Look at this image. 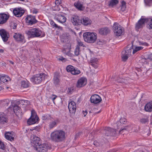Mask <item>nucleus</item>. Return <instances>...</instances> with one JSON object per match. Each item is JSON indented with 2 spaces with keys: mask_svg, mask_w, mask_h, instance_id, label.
<instances>
[{
  "mask_svg": "<svg viewBox=\"0 0 152 152\" xmlns=\"http://www.w3.org/2000/svg\"><path fill=\"white\" fill-rule=\"evenodd\" d=\"M50 138L53 141L57 142H61L65 138V133L61 130H56L51 133Z\"/></svg>",
  "mask_w": 152,
  "mask_h": 152,
  "instance_id": "nucleus-1",
  "label": "nucleus"
},
{
  "mask_svg": "<svg viewBox=\"0 0 152 152\" xmlns=\"http://www.w3.org/2000/svg\"><path fill=\"white\" fill-rule=\"evenodd\" d=\"M83 37L85 41L89 43H93L95 42L97 36L96 33L87 32L83 34Z\"/></svg>",
  "mask_w": 152,
  "mask_h": 152,
  "instance_id": "nucleus-2",
  "label": "nucleus"
},
{
  "mask_svg": "<svg viewBox=\"0 0 152 152\" xmlns=\"http://www.w3.org/2000/svg\"><path fill=\"white\" fill-rule=\"evenodd\" d=\"M48 76L44 73H41L33 76L31 78V80L33 83L38 84L42 81L47 78Z\"/></svg>",
  "mask_w": 152,
  "mask_h": 152,
  "instance_id": "nucleus-3",
  "label": "nucleus"
},
{
  "mask_svg": "<svg viewBox=\"0 0 152 152\" xmlns=\"http://www.w3.org/2000/svg\"><path fill=\"white\" fill-rule=\"evenodd\" d=\"M25 33L29 37L34 38L40 37L42 32L39 28H35L26 31Z\"/></svg>",
  "mask_w": 152,
  "mask_h": 152,
  "instance_id": "nucleus-4",
  "label": "nucleus"
},
{
  "mask_svg": "<svg viewBox=\"0 0 152 152\" xmlns=\"http://www.w3.org/2000/svg\"><path fill=\"white\" fill-rule=\"evenodd\" d=\"M38 120L39 118L35 111L32 110L31 111V116L27 121L28 124L29 125L35 124L38 122Z\"/></svg>",
  "mask_w": 152,
  "mask_h": 152,
  "instance_id": "nucleus-5",
  "label": "nucleus"
},
{
  "mask_svg": "<svg viewBox=\"0 0 152 152\" xmlns=\"http://www.w3.org/2000/svg\"><path fill=\"white\" fill-rule=\"evenodd\" d=\"M113 28L115 34L116 36L119 37L121 35L124 30L123 27L118 23H114Z\"/></svg>",
  "mask_w": 152,
  "mask_h": 152,
  "instance_id": "nucleus-6",
  "label": "nucleus"
},
{
  "mask_svg": "<svg viewBox=\"0 0 152 152\" xmlns=\"http://www.w3.org/2000/svg\"><path fill=\"white\" fill-rule=\"evenodd\" d=\"M48 144L45 143L41 144V143L38 145L37 146L35 149L39 152H46L48 150Z\"/></svg>",
  "mask_w": 152,
  "mask_h": 152,
  "instance_id": "nucleus-7",
  "label": "nucleus"
},
{
  "mask_svg": "<svg viewBox=\"0 0 152 152\" xmlns=\"http://www.w3.org/2000/svg\"><path fill=\"white\" fill-rule=\"evenodd\" d=\"M13 37L17 42L23 43L26 42L25 37L22 34L19 33H15Z\"/></svg>",
  "mask_w": 152,
  "mask_h": 152,
  "instance_id": "nucleus-8",
  "label": "nucleus"
},
{
  "mask_svg": "<svg viewBox=\"0 0 152 152\" xmlns=\"http://www.w3.org/2000/svg\"><path fill=\"white\" fill-rule=\"evenodd\" d=\"M87 83L86 79L84 77H82L77 80L76 86L78 88H80L85 86Z\"/></svg>",
  "mask_w": 152,
  "mask_h": 152,
  "instance_id": "nucleus-9",
  "label": "nucleus"
},
{
  "mask_svg": "<svg viewBox=\"0 0 152 152\" xmlns=\"http://www.w3.org/2000/svg\"><path fill=\"white\" fill-rule=\"evenodd\" d=\"M71 21L74 25L77 26L81 24L82 20L77 16L73 15L71 18Z\"/></svg>",
  "mask_w": 152,
  "mask_h": 152,
  "instance_id": "nucleus-10",
  "label": "nucleus"
},
{
  "mask_svg": "<svg viewBox=\"0 0 152 152\" xmlns=\"http://www.w3.org/2000/svg\"><path fill=\"white\" fill-rule=\"evenodd\" d=\"M0 35L4 42H5L7 41L9 37V34L4 29L0 30Z\"/></svg>",
  "mask_w": 152,
  "mask_h": 152,
  "instance_id": "nucleus-11",
  "label": "nucleus"
},
{
  "mask_svg": "<svg viewBox=\"0 0 152 152\" xmlns=\"http://www.w3.org/2000/svg\"><path fill=\"white\" fill-rule=\"evenodd\" d=\"M10 17L9 15L4 13L0 14V24L2 25L6 23Z\"/></svg>",
  "mask_w": 152,
  "mask_h": 152,
  "instance_id": "nucleus-12",
  "label": "nucleus"
},
{
  "mask_svg": "<svg viewBox=\"0 0 152 152\" xmlns=\"http://www.w3.org/2000/svg\"><path fill=\"white\" fill-rule=\"evenodd\" d=\"M13 12L15 16L18 17H20L23 15L25 12V11L21 8H16L13 10Z\"/></svg>",
  "mask_w": 152,
  "mask_h": 152,
  "instance_id": "nucleus-13",
  "label": "nucleus"
},
{
  "mask_svg": "<svg viewBox=\"0 0 152 152\" xmlns=\"http://www.w3.org/2000/svg\"><path fill=\"white\" fill-rule=\"evenodd\" d=\"M68 107L70 112L72 113H75L76 110V105L75 103L72 101L69 103Z\"/></svg>",
  "mask_w": 152,
  "mask_h": 152,
  "instance_id": "nucleus-14",
  "label": "nucleus"
},
{
  "mask_svg": "<svg viewBox=\"0 0 152 152\" xmlns=\"http://www.w3.org/2000/svg\"><path fill=\"white\" fill-rule=\"evenodd\" d=\"M32 137H33L31 142L32 144L35 148L37 146L41 143L40 139V138L34 135H33Z\"/></svg>",
  "mask_w": 152,
  "mask_h": 152,
  "instance_id": "nucleus-15",
  "label": "nucleus"
},
{
  "mask_svg": "<svg viewBox=\"0 0 152 152\" xmlns=\"http://www.w3.org/2000/svg\"><path fill=\"white\" fill-rule=\"evenodd\" d=\"M101 100L102 99L101 97L97 94H94L90 98L91 102L94 104L99 103Z\"/></svg>",
  "mask_w": 152,
  "mask_h": 152,
  "instance_id": "nucleus-16",
  "label": "nucleus"
},
{
  "mask_svg": "<svg viewBox=\"0 0 152 152\" xmlns=\"http://www.w3.org/2000/svg\"><path fill=\"white\" fill-rule=\"evenodd\" d=\"M146 21V19L141 18L136 24L135 28L136 30H138L144 26Z\"/></svg>",
  "mask_w": 152,
  "mask_h": 152,
  "instance_id": "nucleus-17",
  "label": "nucleus"
},
{
  "mask_svg": "<svg viewBox=\"0 0 152 152\" xmlns=\"http://www.w3.org/2000/svg\"><path fill=\"white\" fill-rule=\"evenodd\" d=\"M26 22L29 25H32L37 23V21L34 16L28 15L26 18Z\"/></svg>",
  "mask_w": 152,
  "mask_h": 152,
  "instance_id": "nucleus-18",
  "label": "nucleus"
},
{
  "mask_svg": "<svg viewBox=\"0 0 152 152\" xmlns=\"http://www.w3.org/2000/svg\"><path fill=\"white\" fill-rule=\"evenodd\" d=\"M55 18L57 21L62 23L65 22L66 20V18L60 14H56Z\"/></svg>",
  "mask_w": 152,
  "mask_h": 152,
  "instance_id": "nucleus-19",
  "label": "nucleus"
},
{
  "mask_svg": "<svg viewBox=\"0 0 152 152\" xmlns=\"http://www.w3.org/2000/svg\"><path fill=\"white\" fill-rule=\"evenodd\" d=\"M17 103L21 108L24 110L25 108L30 104V102L28 100L21 99Z\"/></svg>",
  "mask_w": 152,
  "mask_h": 152,
  "instance_id": "nucleus-20",
  "label": "nucleus"
},
{
  "mask_svg": "<svg viewBox=\"0 0 152 152\" xmlns=\"http://www.w3.org/2000/svg\"><path fill=\"white\" fill-rule=\"evenodd\" d=\"M14 111L18 116H20L22 114L21 107L19 105H15L13 107Z\"/></svg>",
  "mask_w": 152,
  "mask_h": 152,
  "instance_id": "nucleus-21",
  "label": "nucleus"
},
{
  "mask_svg": "<svg viewBox=\"0 0 152 152\" xmlns=\"http://www.w3.org/2000/svg\"><path fill=\"white\" fill-rule=\"evenodd\" d=\"M8 119L7 115L3 113H0V123L5 124L8 122Z\"/></svg>",
  "mask_w": 152,
  "mask_h": 152,
  "instance_id": "nucleus-22",
  "label": "nucleus"
},
{
  "mask_svg": "<svg viewBox=\"0 0 152 152\" xmlns=\"http://www.w3.org/2000/svg\"><path fill=\"white\" fill-rule=\"evenodd\" d=\"M13 132H7L5 134V137L8 140L12 141L14 140L15 135Z\"/></svg>",
  "mask_w": 152,
  "mask_h": 152,
  "instance_id": "nucleus-23",
  "label": "nucleus"
},
{
  "mask_svg": "<svg viewBox=\"0 0 152 152\" xmlns=\"http://www.w3.org/2000/svg\"><path fill=\"white\" fill-rule=\"evenodd\" d=\"M105 135L107 136L112 135L113 134V132L115 133V132L114 129H112L110 127L106 128L104 129Z\"/></svg>",
  "mask_w": 152,
  "mask_h": 152,
  "instance_id": "nucleus-24",
  "label": "nucleus"
},
{
  "mask_svg": "<svg viewBox=\"0 0 152 152\" xmlns=\"http://www.w3.org/2000/svg\"><path fill=\"white\" fill-rule=\"evenodd\" d=\"M91 21L88 18L83 17L82 20L81 24L86 26L90 25L91 23Z\"/></svg>",
  "mask_w": 152,
  "mask_h": 152,
  "instance_id": "nucleus-25",
  "label": "nucleus"
},
{
  "mask_svg": "<svg viewBox=\"0 0 152 152\" xmlns=\"http://www.w3.org/2000/svg\"><path fill=\"white\" fill-rule=\"evenodd\" d=\"M131 80L129 77H126L124 78H122L118 80V82L122 84H128L130 82Z\"/></svg>",
  "mask_w": 152,
  "mask_h": 152,
  "instance_id": "nucleus-26",
  "label": "nucleus"
},
{
  "mask_svg": "<svg viewBox=\"0 0 152 152\" xmlns=\"http://www.w3.org/2000/svg\"><path fill=\"white\" fill-rule=\"evenodd\" d=\"M145 110L148 112L152 111V101L147 103L145 106Z\"/></svg>",
  "mask_w": 152,
  "mask_h": 152,
  "instance_id": "nucleus-27",
  "label": "nucleus"
},
{
  "mask_svg": "<svg viewBox=\"0 0 152 152\" xmlns=\"http://www.w3.org/2000/svg\"><path fill=\"white\" fill-rule=\"evenodd\" d=\"M110 32L109 29L107 28H102L99 29V33L101 34L105 35Z\"/></svg>",
  "mask_w": 152,
  "mask_h": 152,
  "instance_id": "nucleus-28",
  "label": "nucleus"
},
{
  "mask_svg": "<svg viewBox=\"0 0 152 152\" xmlns=\"http://www.w3.org/2000/svg\"><path fill=\"white\" fill-rule=\"evenodd\" d=\"M61 3V0H56L55 2L56 6L55 7H52V8L53 10L54 11L60 10V8H59L58 6L60 5Z\"/></svg>",
  "mask_w": 152,
  "mask_h": 152,
  "instance_id": "nucleus-29",
  "label": "nucleus"
},
{
  "mask_svg": "<svg viewBox=\"0 0 152 152\" xmlns=\"http://www.w3.org/2000/svg\"><path fill=\"white\" fill-rule=\"evenodd\" d=\"M10 80V78L7 75H5L1 76L0 80L4 83H6Z\"/></svg>",
  "mask_w": 152,
  "mask_h": 152,
  "instance_id": "nucleus-30",
  "label": "nucleus"
},
{
  "mask_svg": "<svg viewBox=\"0 0 152 152\" xmlns=\"http://www.w3.org/2000/svg\"><path fill=\"white\" fill-rule=\"evenodd\" d=\"M58 122V120L56 119L50 122L49 124L50 129H52L54 127L56 126Z\"/></svg>",
  "mask_w": 152,
  "mask_h": 152,
  "instance_id": "nucleus-31",
  "label": "nucleus"
},
{
  "mask_svg": "<svg viewBox=\"0 0 152 152\" xmlns=\"http://www.w3.org/2000/svg\"><path fill=\"white\" fill-rule=\"evenodd\" d=\"M59 78V77L58 75L55 74L54 75L53 80L54 83L56 85H58L59 84L60 82Z\"/></svg>",
  "mask_w": 152,
  "mask_h": 152,
  "instance_id": "nucleus-32",
  "label": "nucleus"
},
{
  "mask_svg": "<svg viewBox=\"0 0 152 152\" xmlns=\"http://www.w3.org/2000/svg\"><path fill=\"white\" fill-rule=\"evenodd\" d=\"M29 83L27 80H23L21 83V86L23 88H26L28 87Z\"/></svg>",
  "mask_w": 152,
  "mask_h": 152,
  "instance_id": "nucleus-33",
  "label": "nucleus"
},
{
  "mask_svg": "<svg viewBox=\"0 0 152 152\" xmlns=\"http://www.w3.org/2000/svg\"><path fill=\"white\" fill-rule=\"evenodd\" d=\"M132 51V49L131 48L127 49L125 51H123L122 53L126 55L129 56L131 54Z\"/></svg>",
  "mask_w": 152,
  "mask_h": 152,
  "instance_id": "nucleus-34",
  "label": "nucleus"
},
{
  "mask_svg": "<svg viewBox=\"0 0 152 152\" xmlns=\"http://www.w3.org/2000/svg\"><path fill=\"white\" fill-rule=\"evenodd\" d=\"M81 73L80 71L77 68L75 67L73 71L72 72V74L74 75H77Z\"/></svg>",
  "mask_w": 152,
  "mask_h": 152,
  "instance_id": "nucleus-35",
  "label": "nucleus"
},
{
  "mask_svg": "<svg viewBox=\"0 0 152 152\" xmlns=\"http://www.w3.org/2000/svg\"><path fill=\"white\" fill-rule=\"evenodd\" d=\"M75 67L73 66L69 65L66 68V70L68 72H70L71 74L72 73V72L73 71Z\"/></svg>",
  "mask_w": 152,
  "mask_h": 152,
  "instance_id": "nucleus-36",
  "label": "nucleus"
},
{
  "mask_svg": "<svg viewBox=\"0 0 152 152\" xmlns=\"http://www.w3.org/2000/svg\"><path fill=\"white\" fill-rule=\"evenodd\" d=\"M80 47L78 46H76L75 50L74 53L76 56H78L80 54Z\"/></svg>",
  "mask_w": 152,
  "mask_h": 152,
  "instance_id": "nucleus-37",
  "label": "nucleus"
},
{
  "mask_svg": "<svg viewBox=\"0 0 152 152\" xmlns=\"http://www.w3.org/2000/svg\"><path fill=\"white\" fill-rule=\"evenodd\" d=\"M50 24L53 26V27L56 28H57L58 29H61L62 27L60 26H58L52 20L50 22Z\"/></svg>",
  "mask_w": 152,
  "mask_h": 152,
  "instance_id": "nucleus-38",
  "label": "nucleus"
},
{
  "mask_svg": "<svg viewBox=\"0 0 152 152\" xmlns=\"http://www.w3.org/2000/svg\"><path fill=\"white\" fill-rule=\"evenodd\" d=\"M118 2V1L117 0H112L110 1L109 5L113 7L117 4Z\"/></svg>",
  "mask_w": 152,
  "mask_h": 152,
  "instance_id": "nucleus-39",
  "label": "nucleus"
},
{
  "mask_svg": "<svg viewBox=\"0 0 152 152\" xmlns=\"http://www.w3.org/2000/svg\"><path fill=\"white\" fill-rule=\"evenodd\" d=\"M146 21H148V24L149 25L148 27L149 29H152V18H150L148 20L146 19Z\"/></svg>",
  "mask_w": 152,
  "mask_h": 152,
  "instance_id": "nucleus-40",
  "label": "nucleus"
},
{
  "mask_svg": "<svg viewBox=\"0 0 152 152\" xmlns=\"http://www.w3.org/2000/svg\"><path fill=\"white\" fill-rule=\"evenodd\" d=\"M126 4L125 2L124 1H122L121 2V10L123 11H125L126 8Z\"/></svg>",
  "mask_w": 152,
  "mask_h": 152,
  "instance_id": "nucleus-41",
  "label": "nucleus"
},
{
  "mask_svg": "<svg viewBox=\"0 0 152 152\" xmlns=\"http://www.w3.org/2000/svg\"><path fill=\"white\" fill-rule=\"evenodd\" d=\"M143 48L141 46L136 47L133 51V54H134L137 52L143 49Z\"/></svg>",
  "mask_w": 152,
  "mask_h": 152,
  "instance_id": "nucleus-42",
  "label": "nucleus"
},
{
  "mask_svg": "<svg viewBox=\"0 0 152 152\" xmlns=\"http://www.w3.org/2000/svg\"><path fill=\"white\" fill-rule=\"evenodd\" d=\"M128 126H126L124 127V128H121L119 132V133L122 134L123 133L124 131H127L128 130Z\"/></svg>",
  "mask_w": 152,
  "mask_h": 152,
  "instance_id": "nucleus-43",
  "label": "nucleus"
},
{
  "mask_svg": "<svg viewBox=\"0 0 152 152\" xmlns=\"http://www.w3.org/2000/svg\"><path fill=\"white\" fill-rule=\"evenodd\" d=\"M75 5L76 7L79 10H81L82 7V5L79 2L75 3Z\"/></svg>",
  "mask_w": 152,
  "mask_h": 152,
  "instance_id": "nucleus-44",
  "label": "nucleus"
},
{
  "mask_svg": "<svg viewBox=\"0 0 152 152\" xmlns=\"http://www.w3.org/2000/svg\"><path fill=\"white\" fill-rule=\"evenodd\" d=\"M129 56L122 53L121 58L123 61H126L128 58Z\"/></svg>",
  "mask_w": 152,
  "mask_h": 152,
  "instance_id": "nucleus-45",
  "label": "nucleus"
},
{
  "mask_svg": "<svg viewBox=\"0 0 152 152\" xmlns=\"http://www.w3.org/2000/svg\"><path fill=\"white\" fill-rule=\"evenodd\" d=\"M98 61V59L96 58H93L90 60L91 63H97Z\"/></svg>",
  "mask_w": 152,
  "mask_h": 152,
  "instance_id": "nucleus-46",
  "label": "nucleus"
},
{
  "mask_svg": "<svg viewBox=\"0 0 152 152\" xmlns=\"http://www.w3.org/2000/svg\"><path fill=\"white\" fill-rule=\"evenodd\" d=\"M140 121L142 124H145L148 121V120L147 118H143L140 120Z\"/></svg>",
  "mask_w": 152,
  "mask_h": 152,
  "instance_id": "nucleus-47",
  "label": "nucleus"
},
{
  "mask_svg": "<svg viewBox=\"0 0 152 152\" xmlns=\"http://www.w3.org/2000/svg\"><path fill=\"white\" fill-rule=\"evenodd\" d=\"M78 47H80V46H83L84 47V45L83 44V42H81L80 40H78L77 41V44L76 46H78Z\"/></svg>",
  "mask_w": 152,
  "mask_h": 152,
  "instance_id": "nucleus-48",
  "label": "nucleus"
},
{
  "mask_svg": "<svg viewBox=\"0 0 152 152\" xmlns=\"http://www.w3.org/2000/svg\"><path fill=\"white\" fill-rule=\"evenodd\" d=\"M73 91V88L72 87H70L68 88L67 91V93L69 94H71L72 93Z\"/></svg>",
  "mask_w": 152,
  "mask_h": 152,
  "instance_id": "nucleus-49",
  "label": "nucleus"
},
{
  "mask_svg": "<svg viewBox=\"0 0 152 152\" xmlns=\"http://www.w3.org/2000/svg\"><path fill=\"white\" fill-rule=\"evenodd\" d=\"M120 121L121 124H125L126 122V119L124 118H121L120 120Z\"/></svg>",
  "mask_w": 152,
  "mask_h": 152,
  "instance_id": "nucleus-50",
  "label": "nucleus"
},
{
  "mask_svg": "<svg viewBox=\"0 0 152 152\" xmlns=\"http://www.w3.org/2000/svg\"><path fill=\"white\" fill-rule=\"evenodd\" d=\"M57 97V96L54 94H52L51 96L50 97V98L53 101H54V100L56 99V97Z\"/></svg>",
  "mask_w": 152,
  "mask_h": 152,
  "instance_id": "nucleus-51",
  "label": "nucleus"
},
{
  "mask_svg": "<svg viewBox=\"0 0 152 152\" xmlns=\"http://www.w3.org/2000/svg\"><path fill=\"white\" fill-rule=\"evenodd\" d=\"M91 65L94 67L95 68H97L98 67V66L97 63H91Z\"/></svg>",
  "mask_w": 152,
  "mask_h": 152,
  "instance_id": "nucleus-52",
  "label": "nucleus"
},
{
  "mask_svg": "<svg viewBox=\"0 0 152 152\" xmlns=\"http://www.w3.org/2000/svg\"><path fill=\"white\" fill-rule=\"evenodd\" d=\"M32 12L33 13L36 14L38 13V10L37 9H34L33 10V11H32Z\"/></svg>",
  "mask_w": 152,
  "mask_h": 152,
  "instance_id": "nucleus-53",
  "label": "nucleus"
},
{
  "mask_svg": "<svg viewBox=\"0 0 152 152\" xmlns=\"http://www.w3.org/2000/svg\"><path fill=\"white\" fill-rule=\"evenodd\" d=\"M83 114L84 117H85L86 116L87 114V111L86 110L83 111Z\"/></svg>",
  "mask_w": 152,
  "mask_h": 152,
  "instance_id": "nucleus-54",
  "label": "nucleus"
},
{
  "mask_svg": "<svg viewBox=\"0 0 152 152\" xmlns=\"http://www.w3.org/2000/svg\"><path fill=\"white\" fill-rule=\"evenodd\" d=\"M97 110V109L96 108H94L93 109V111L94 112V113H97L100 112V111L96 112V110Z\"/></svg>",
  "mask_w": 152,
  "mask_h": 152,
  "instance_id": "nucleus-55",
  "label": "nucleus"
},
{
  "mask_svg": "<svg viewBox=\"0 0 152 152\" xmlns=\"http://www.w3.org/2000/svg\"><path fill=\"white\" fill-rule=\"evenodd\" d=\"M39 129V126H37L34 127L33 129L38 131Z\"/></svg>",
  "mask_w": 152,
  "mask_h": 152,
  "instance_id": "nucleus-56",
  "label": "nucleus"
},
{
  "mask_svg": "<svg viewBox=\"0 0 152 152\" xmlns=\"http://www.w3.org/2000/svg\"><path fill=\"white\" fill-rule=\"evenodd\" d=\"M148 58L151 60L152 61V53L149 55Z\"/></svg>",
  "mask_w": 152,
  "mask_h": 152,
  "instance_id": "nucleus-57",
  "label": "nucleus"
},
{
  "mask_svg": "<svg viewBox=\"0 0 152 152\" xmlns=\"http://www.w3.org/2000/svg\"><path fill=\"white\" fill-rule=\"evenodd\" d=\"M59 60H61L63 61H65L66 60V59L64 58H59Z\"/></svg>",
  "mask_w": 152,
  "mask_h": 152,
  "instance_id": "nucleus-58",
  "label": "nucleus"
},
{
  "mask_svg": "<svg viewBox=\"0 0 152 152\" xmlns=\"http://www.w3.org/2000/svg\"><path fill=\"white\" fill-rule=\"evenodd\" d=\"M17 25L16 24H14L13 26V28L14 29H16L17 27Z\"/></svg>",
  "mask_w": 152,
  "mask_h": 152,
  "instance_id": "nucleus-59",
  "label": "nucleus"
},
{
  "mask_svg": "<svg viewBox=\"0 0 152 152\" xmlns=\"http://www.w3.org/2000/svg\"><path fill=\"white\" fill-rule=\"evenodd\" d=\"M4 52V50L3 49H0V53H3Z\"/></svg>",
  "mask_w": 152,
  "mask_h": 152,
  "instance_id": "nucleus-60",
  "label": "nucleus"
},
{
  "mask_svg": "<svg viewBox=\"0 0 152 152\" xmlns=\"http://www.w3.org/2000/svg\"><path fill=\"white\" fill-rule=\"evenodd\" d=\"M10 63H11L12 64H14V63L13 62H12V61H10Z\"/></svg>",
  "mask_w": 152,
  "mask_h": 152,
  "instance_id": "nucleus-61",
  "label": "nucleus"
},
{
  "mask_svg": "<svg viewBox=\"0 0 152 152\" xmlns=\"http://www.w3.org/2000/svg\"><path fill=\"white\" fill-rule=\"evenodd\" d=\"M96 142H95V141L94 142V145H95V143H96Z\"/></svg>",
  "mask_w": 152,
  "mask_h": 152,
  "instance_id": "nucleus-62",
  "label": "nucleus"
},
{
  "mask_svg": "<svg viewBox=\"0 0 152 152\" xmlns=\"http://www.w3.org/2000/svg\"><path fill=\"white\" fill-rule=\"evenodd\" d=\"M43 119H46V118H45V117H44V118H43Z\"/></svg>",
  "mask_w": 152,
  "mask_h": 152,
  "instance_id": "nucleus-63",
  "label": "nucleus"
},
{
  "mask_svg": "<svg viewBox=\"0 0 152 152\" xmlns=\"http://www.w3.org/2000/svg\"><path fill=\"white\" fill-rule=\"evenodd\" d=\"M2 88V87H0V89H1Z\"/></svg>",
  "mask_w": 152,
  "mask_h": 152,
  "instance_id": "nucleus-64",
  "label": "nucleus"
}]
</instances>
